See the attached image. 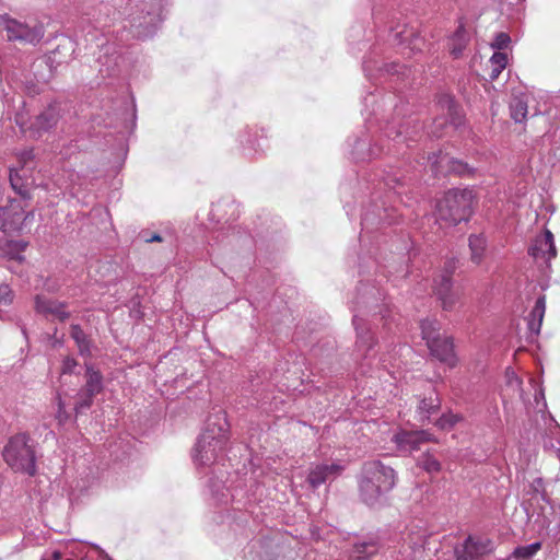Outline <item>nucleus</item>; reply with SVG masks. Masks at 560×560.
<instances>
[{
	"mask_svg": "<svg viewBox=\"0 0 560 560\" xmlns=\"http://www.w3.org/2000/svg\"><path fill=\"white\" fill-rule=\"evenodd\" d=\"M363 106L365 112L370 110L366 117L369 129L374 120L380 124V133L369 130L354 138L350 145L352 159L357 162L370 161L383 154L404 153V144L408 148L407 142L413 141L422 130L417 117H406V104L393 92L382 95L380 100L370 92L363 98Z\"/></svg>",
	"mask_w": 560,
	"mask_h": 560,
	"instance_id": "1",
	"label": "nucleus"
},
{
	"mask_svg": "<svg viewBox=\"0 0 560 560\" xmlns=\"http://www.w3.org/2000/svg\"><path fill=\"white\" fill-rule=\"evenodd\" d=\"M410 178H407L405 173L389 166L388 170H382L374 174L369 175L361 183L362 190L369 197V201L363 205V212L361 215L362 232L368 233L377 229L383 224H394L398 222L400 213L397 208L387 205L383 200L384 190H393L396 197H401L406 192V187L409 186Z\"/></svg>",
	"mask_w": 560,
	"mask_h": 560,
	"instance_id": "2",
	"label": "nucleus"
},
{
	"mask_svg": "<svg viewBox=\"0 0 560 560\" xmlns=\"http://www.w3.org/2000/svg\"><path fill=\"white\" fill-rule=\"evenodd\" d=\"M355 300L351 302L352 324L357 332L355 355L357 359L362 361V372L365 373L364 366H370L377 353L375 350L376 341L365 316L370 314L373 316L380 315L381 319L386 320L385 325H387L389 308L388 303L385 302L384 291L374 284L360 283L355 289Z\"/></svg>",
	"mask_w": 560,
	"mask_h": 560,
	"instance_id": "3",
	"label": "nucleus"
},
{
	"mask_svg": "<svg viewBox=\"0 0 560 560\" xmlns=\"http://www.w3.org/2000/svg\"><path fill=\"white\" fill-rule=\"evenodd\" d=\"M560 480L545 482L534 478L524 489L523 508L529 518L546 530V536L555 544L560 541V503L552 499Z\"/></svg>",
	"mask_w": 560,
	"mask_h": 560,
	"instance_id": "4",
	"label": "nucleus"
},
{
	"mask_svg": "<svg viewBox=\"0 0 560 560\" xmlns=\"http://www.w3.org/2000/svg\"><path fill=\"white\" fill-rule=\"evenodd\" d=\"M228 421L225 415L217 412L207 420V425L198 436L191 453L195 465L211 467L223 454L228 443Z\"/></svg>",
	"mask_w": 560,
	"mask_h": 560,
	"instance_id": "5",
	"label": "nucleus"
},
{
	"mask_svg": "<svg viewBox=\"0 0 560 560\" xmlns=\"http://www.w3.org/2000/svg\"><path fill=\"white\" fill-rule=\"evenodd\" d=\"M164 0H129L127 24L133 37H152L163 21Z\"/></svg>",
	"mask_w": 560,
	"mask_h": 560,
	"instance_id": "6",
	"label": "nucleus"
},
{
	"mask_svg": "<svg viewBox=\"0 0 560 560\" xmlns=\"http://www.w3.org/2000/svg\"><path fill=\"white\" fill-rule=\"evenodd\" d=\"M396 483L395 470L380 460L364 464L359 482L362 501L369 506H375L384 494L389 492Z\"/></svg>",
	"mask_w": 560,
	"mask_h": 560,
	"instance_id": "7",
	"label": "nucleus"
},
{
	"mask_svg": "<svg viewBox=\"0 0 560 560\" xmlns=\"http://www.w3.org/2000/svg\"><path fill=\"white\" fill-rule=\"evenodd\" d=\"M472 200L474 194L469 188L448 190L436 203V220L446 225L467 221L472 212Z\"/></svg>",
	"mask_w": 560,
	"mask_h": 560,
	"instance_id": "8",
	"label": "nucleus"
},
{
	"mask_svg": "<svg viewBox=\"0 0 560 560\" xmlns=\"http://www.w3.org/2000/svg\"><path fill=\"white\" fill-rule=\"evenodd\" d=\"M4 462L16 472L34 476L37 471L34 441L26 433L10 438L2 453Z\"/></svg>",
	"mask_w": 560,
	"mask_h": 560,
	"instance_id": "9",
	"label": "nucleus"
},
{
	"mask_svg": "<svg viewBox=\"0 0 560 560\" xmlns=\"http://www.w3.org/2000/svg\"><path fill=\"white\" fill-rule=\"evenodd\" d=\"M0 26L5 32L9 42H18L24 45H36L45 35L42 23L30 24L11 18L9 14L0 15Z\"/></svg>",
	"mask_w": 560,
	"mask_h": 560,
	"instance_id": "10",
	"label": "nucleus"
},
{
	"mask_svg": "<svg viewBox=\"0 0 560 560\" xmlns=\"http://www.w3.org/2000/svg\"><path fill=\"white\" fill-rule=\"evenodd\" d=\"M380 55L381 50L375 46L363 61V71L369 80L382 77H396L397 80L405 81L409 78L410 69L397 62H384L383 59H378Z\"/></svg>",
	"mask_w": 560,
	"mask_h": 560,
	"instance_id": "11",
	"label": "nucleus"
},
{
	"mask_svg": "<svg viewBox=\"0 0 560 560\" xmlns=\"http://www.w3.org/2000/svg\"><path fill=\"white\" fill-rule=\"evenodd\" d=\"M388 42L392 45L399 46L400 52L407 56L421 52L425 45L424 38L412 27L399 23L396 26H389Z\"/></svg>",
	"mask_w": 560,
	"mask_h": 560,
	"instance_id": "12",
	"label": "nucleus"
},
{
	"mask_svg": "<svg viewBox=\"0 0 560 560\" xmlns=\"http://www.w3.org/2000/svg\"><path fill=\"white\" fill-rule=\"evenodd\" d=\"M458 267V259L451 257L445 260L443 271L439 280L434 282V292L444 310L450 311L458 300V294L453 290L452 276Z\"/></svg>",
	"mask_w": 560,
	"mask_h": 560,
	"instance_id": "13",
	"label": "nucleus"
},
{
	"mask_svg": "<svg viewBox=\"0 0 560 560\" xmlns=\"http://www.w3.org/2000/svg\"><path fill=\"white\" fill-rule=\"evenodd\" d=\"M97 56L98 72L103 78H112L118 74L124 57L118 45L113 42L102 43Z\"/></svg>",
	"mask_w": 560,
	"mask_h": 560,
	"instance_id": "14",
	"label": "nucleus"
},
{
	"mask_svg": "<svg viewBox=\"0 0 560 560\" xmlns=\"http://www.w3.org/2000/svg\"><path fill=\"white\" fill-rule=\"evenodd\" d=\"M493 550V542L485 537L468 536L454 548L456 560H480Z\"/></svg>",
	"mask_w": 560,
	"mask_h": 560,
	"instance_id": "15",
	"label": "nucleus"
},
{
	"mask_svg": "<svg viewBox=\"0 0 560 560\" xmlns=\"http://www.w3.org/2000/svg\"><path fill=\"white\" fill-rule=\"evenodd\" d=\"M68 109L69 106L67 104L54 102L35 116L30 128L38 136L42 132H47L57 127V125L65 118V114Z\"/></svg>",
	"mask_w": 560,
	"mask_h": 560,
	"instance_id": "16",
	"label": "nucleus"
},
{
	"mask_svg": "<svg viewBox=\"0 0 560 560\" xmlns=\"http://www.w3.org/2000/svg\"><path fill=\"white\" fill-rule=\"evenodd\" d=\"M238 142L245 156L262 155L269 149L267 132L264 128H245L238 133Z\"/></svg>",
	"mask_w": 560,
	"mask_h": 560,
	"instance_id": "17",
	"label": "nucleus"
},
{
	"mask_svg": "<svg viewBox=\"0 0 560 560\" xmlns=\"http://www.w3.org/2000/svg\"><path fill=\"white\" fill-rule=\"evenodd\" d=\"M345 467L339 463H319L310 467L307 482L313 489H317L326 482H332L343 471Z\"/></svg>",
	"mask_w": 560,
	"mask_h": 560,
	"instance_id": "18",
	"label": "nucleus"
},
{
	"mask_svg": "<svg viewBox=\"0 0 560 560\" xmlns=\"http://www.w3.org/2000/svg\"><path fill=\"white\" fill-rule=\"evenodd\" d=\"M31 213L25 214L21 205L16 201H11L9 207L0 210V219L2 221L0 229L4 233L21 232L24 230L25 221Z\"/></svg>",
	"mask_w": 560,
	"mask_h": 560,
	"instance_id": "19",
	"label": "nucleus"
},
{
	"mask_svg": "<svg viewBox=\"0 0 560 560\" xmlns=\"http://www.w3.org/2000/svg\"><path fill=\"white\" fill-rule=\"evenodd\" d=\"M392 440L400 452L412 453L420 450L422 443L431 441L432 434L427 430H401L395 433Z\"/></svg>",
	"mask_w": 560,
	"mask_h": 560,
	"instance_id": "20",
	"label": "nucleus"
},
{
	"mask_svg": "<svg viewBox=\"0 0 560 560\" xmlns=\"http://www.w3.org/2000/svg\"><path fill=\"white\" fill-rule=\"evenodd\" d=\"M528 254L535 259H541L549 262L557 256L553 234L549 230H545L541 235H538L530 247Z\"/></svg>",
	"mask_w": 560,
	"mask_h": 560,
	"instance_id": "21",
	"label": "nucleus"
},
{
	"mask_svg": "<svg viewBox=\"0 0 560 560\" xmlns=\"http://www.w3.org/2000/svg\"><path fill=\"white\" fill-rule=\"evenodd\" d=\"M428 164L433 173H439L444 166H447L451 172H454L460 176H465L471 173V168L464 162L448 158L447 155L439 153H432L427 159Z\"/></svg>",
	"mask_w": 560,
	"mask_h": 560,
	"instance_id": "22",
	"label": "nucleus"
},
{
	"mask_svg": "<svg viewBox=\"0 0 560 560\" xmlns=\"http://www.w3.org/2000/svg\"><path fill=\"white\" fill-rule=\"evenodd\" d=\"M428 348L433 357L450 366L456 364V357L454 353L453 340L450 337L441 338L440 336L435 340L428 343Z\"/></svg>",
	"mask_w": 560,
	"mask_h": 560,
	"instance_id": "23",
	"label": "nucleus"
},
{
	"mask_svg": "<svg viewBox=\"0 0 560 560\" xmlns=\"http://www.w3.org/2000/svg\"><path fill=\"white\" fill-rule=\"evenodd\" d=\"M240 215L238 205L231 198H223L212 205L210 217L217 222L229 223Z\"/></svg>",
	"mask_w": 560,
	"mask_h": 560,
	"instance_id": "24",
	"label": "nucleus"
},
{
	"mask_svg": "<svg viewBox=\"0 0 560 560\" xmlns=\"http://www.w3.org/2000/svg\"><path fill=\"white\" fill-rule=\"evenodd\" d=\"M36 312L45 316H51L60 322L66 320L69 317V313L66 311V304L51 300L44 295H37L35 299Z\"/></svg>",
	"mask_w": 560,
	"mask_h": 560,
	"instance_id": "25",
	"label": "nucleus"
},
{
	"mask_svg": "<svg viewBox=\"0 0 560 560\" xmlns=\"http://www.w3.org/2000/svg\"><path fill=\"white\" fill-rule=\"evenodd\" d=\"M425 542L427 538L423 535L418 534L415 537H410L408 544L402 546L404 551H400L401 558L397 560H421Z\"/></svg>",
	"mask_w": 560,
	"mask_h": 560,
	"instance_id": "26",
	"label": "nucleus"
},
{
	"mask_svg": "<svg viewBox=\"0 0 560 560\" xmlns=\"http://www.w3.org/2000/svg\"><path fill=\"white\" fill-rule=\"evenodd\" d=\"M546 312V298L545 295H540L533 306L528 317H527V326L532 334L538 335L540 332V328L542 325V319Z\"/></svg>",
	"mask_w": 560,
	"mask_h": 560,
	"instance_id": "27",
	"label": "nucleus"
},
{
	"mask_svg": "<svg viewBox=\"0 0 560 560\" xmlns=\"http://www.w3.org/2000/svg\"><path fill=\"white\" fill-rule=\"evenodd\" d=\"M441 407V400L435 392L430 393L428 397L420 400L417 408V415L419 421L424 423L430 420V417L439 411Z\"/></svg>",
	"mask_w": 560,
	"mask_h": 560,
	"instance_id": "28",
	"label": "nucleus"
},
{
	"mask_svg": "<svg viewBox=\"0 0 560 560\" xmlns=\"http://www.w3.org/2000/svg\"><path fill=\"white\" fill-rule=\"evenodd\" d=\"M528 95L526 93L513 94L510 102L511 117L515 122H522L527 117Z\"/></svg>",
	"mask_w": 560,
	"mask_h": 560,
	"instance_id": "29",
	"label": "nucleus"
},
{
	"mask_svg": "<svg viewBox=\"0 0 560 560\" xmlns=\"http://www.w3.org/2000/svg\"><path fill=\"white\" fill-rule=\"evenodd\" d=\"M207 487L217 503H228L230 500L229 489L225 487L223 479L214 480L209 478Z\"/></svg>",
	"mask_w": 560,
	"mask_h": 560,
	"instance_id": "30",
	"label": "nucleus"
},
{
	"mask_svg": "<svg viewBox=\"0 0 560 560\" xmlns=\"http://www.w3.org/2000/svg\"><path fill=\"white\" fill-rule=\"evenodd\" d=\"M469 249L471 252V261L475 264H480L483 257V253L486 249V238L479 234H472L469 236Z\"/></svg>",
	"mask_w": 560,
	"mask_h": 560,
	"instance_id": "31",
	"label": "nucleus"
},
{
	"mask_svg": "<svg viewBox=\"0 0 560 560\" xmlns=\"http://www.w3.org/2000/svg\"><path fill=\"white\" fill-rule=\"evenodd\" d=\"M377 547L373 541H363L354 544L351 559L352 560H368L371 556L376 553Z\"/></svg>",
	"mask_w": 560,
	"mask_h": 560,
	"instance_id": "32",
	"label": "nucleus"
},
{
	"mask_svg": "<svg viewBox=\"0 0 560 560\" xmlns=\"http://www.w3.org/2000/svg\"><path fill=\"white\" fill-rule=\"evenodd\" d=\"M489 62H490V67H491V70L489 73V79H490V81H494L499 78L502 70L506 67L508 57L504 52L495 51L491 56Z\"/></svg>",
	"mask_w": 560,
	"mask_h": 560,
	"instance_id": "33",
	"label": "nucleus"
},
{
	"mask_svg": "<svg viewBox=\"0 0 560 560\" xmlns=\"http://www.w3.org/2000/svg\"><path fill=\"white\" fill-rule=\"evenodd\" d=\"M103 377L100 372L94 371L92 366L86 368V383L84 389L91 394H98L103 389Z\"/></svg>",
	"mask_w": 560,
	"mask_h": 560,
	"instance_id": "34",
	"label": "nucleus"
},
{
	"mask_svg": "<svg viewBox=\"0 0 560 560\" xmlns=\"http://www.w3.org/2000/svg\"><path fill=\"white\" fill-rule=\"evenodd\" d=\"M10 184L14 191L23 199H28L31 197L27 185L24 183L18 168L10 170Z\"/></svg>",
	"mask_w": 560,
	"mask_h": 560,
	"instance_id": "35",
	"label": "nucleus"
},
{
	"mask_svg": "<svg viewBox=\"0 0 560 560\" xmlns=\"http://www.w3.org/2000/svg\"><path fill=\"white\" fill-rule=\"evenodd\" d=\"M420 327L422 338L427 341V345L440 336V323L435 319L427 318L421 322Z\"/></svg>",
	"mask_w": 560,
	"mask_h": 560,
	"instance_id": "36",
	"label": "nucleus"
},
{
	"mask_svg": "<svg viewBox=\"0 0 560 560\" xmlns=\"http://www.w3.org/2000/svg\"><path fill=\"white\" fill-rule=\"evenodd\" d=\"M95 396L96 394H91L82 387L77 394V401L74 404V410L77 415L82 413L89 409L92 406Z\"/></svg>",
	"mask_w": 560,
	"mask_h": 560,
	"instance_id": "37",
	"label": "nucleus"
},
{
	"mask_svg": "<svg viewBox=\"0 0 560 560\" xmlns=\"http://www.w3.org/2000/svg\"><path fill=\"white\" fill-rule=\"evenodd\" d=\"M70 335L77 342L79 350L82 354L85 352H89V350H90L89 340H88V337H86L84 330L81 328L80 325H71Z\"/></svg>",
	"mask_w": 560,
	"mask_h": 560,
	"instance_id": "38",
	"label": "nucleus"
},
{
	"mask_svg": "<svg viewBox=\"0 0 560 560\" xmlns=\"http://www.w3.org/2000/svg\"><path fill=\"white\" fill-rule=\"evenodd\" d=\"M462 420V416L452 411L443 413L436 421L435 425L441 430H451Z\"/></svg>",
	"mask_w": 560,
	"mask_h": 560,
	"instance_id": "39",
	"label": "nucleus"
},
{
	"mask_svg": "<svg viewBox=\"0 0 560 560\" xmlns=\"http://www.w3.org/2000/svg\"><path fill=\"white\" fill-rule=\"evenodd\" d=\"M541 544L539 541L517 547L514 551V555L516 558L523 559V560H529L534 555L537 553V551L540 549Z\"/></svg>",
	"mask_w": 560,
	"mask_h": 560,
	"instance_id": "40",
	"label": "nucleus"
},
{
	"mask_svg": "<svg viewBox=\"0 0 560 560\" xmlns=\"http://www.w3.org/2000/svg\"><path fill=\"white\" fill-rule=\"evenodd\" d=\"M7 247V254L10 256L11 259L18 261H22L24 259L22 253L26 248V243L22 241H12L8 243Z\"/></svg>",
	"mask_w": 560,
	"mask_h": 560,
	"instance_id": "41",
	"label": "nucleus"
},
{
	"mask_svg": "<svg viewBox=\"0 0 560 560\" xmlns=\"http://www.w3.org/2000/svg\"><path fill=\"white\" fill-rule=\"evenodd\" d=\"M420 466L428 472H439L441 470L440 462L432 455L425 454L420 459Z\"/></svg>",
	"mask_w": 560,
	"mask_h": 560,
	"instance_id": "42",
	"label": "nucleus"
},
{
	"mask_svg": "<svg viewBox=\"0 0 560 560\" xmlns=\"http://www.w3.org/2000/svg\"><path fill=\"white\" fill-rule=\"evenodd\" d=\"M439 106L442 109H446L450 115L455 114L456 109H457V105H456L454 98L448 94H444L440 97Z\"/></svg>",
	"mask_w": 560,
	"mask_h": 560,
	"instance_id": "43",
	"label": "nucleus"
},
{
	"mask_svg": "<svg viewBox=\"0 0 560 560\" xmlns=\"http://www.w3.org/2000/svg\"><path fill=\"white\" fill-rule=\"evenodd\" d=\"M511 42V38L509 36V34L504 33V32H501V33H498L491 44V46L495 49H505L509 44Z\"/></svg>",
	"mask_w": 560,
	"mask_h": 560,
	"instance_id": "44",
	"label": "nucleus"
},
{
	"mask_svg": "<svg viewBox=\"0 0 560 560\" xmlns=\"http://www.w3.org/2000/svg\"><path fill=\"white\" fill-rule=\"evenodd\" d=\"M33 159L34 153L32 149L25 150L20 154L19 161L22 164L21 171L23 172V175H25L26 172L31 170V167H28V164L33 161Z\"/></svg>",
	"mask_w": 560,
	"mask_h": 560,
	"instance_id": "45",
	"label": "nucleus"
},
{
	"mask_svg": "<svg viewBox=\"0 0 560 560\" xmlns=\"http://www.w3.org/2000/svg\"><path fill=\"white\" fill-rule=\"evenodd\" d=\"M12 301V291L8 284L0 285V303L9 304Z\"/></svg>",
	"mask_w": 560,
	"mask_h": 560,
	"instance_id": "46",
	"label": "nucleus"
},
{
	"mask_svg": "<svg viewBox=\"0 0 560 560\" xmlns=\"http://www.w3.org/2000/svg\"><path fill=\"white\" fill-rule=\"evenodd\" d=\"M77 366V361L72 358H66L62 362V373H72Z\"/></svg>",
	"mask_w": 560,
	"mask_h": 560,
	"instance_id": "47",
	"label": "nucleus"
},
{
	"mask_svg": "<svg viewBox=\"0 0 560 560\" xmlns=\"http://www.w3.org/2000/svg\"><path fill=\"white\" fill-rule=\"evenodd\" d=\"M453 42H458V43H462V44H466V42H467L466 32H465V30H464V27L462 25L455 32Z\"/></svg>",
	"mask_w": 560,
	"mask_h": 560,
	"instance_id": "48",
	"label": "nucleus"
},
{
	"mask_svg": "<svg viewBox=\"0 0 560 560\" xmlns=\"http://www.w3.org/2000/svg\"><path fill=\"white\" fill-rule=\"evenodd\" d=\"M465 46L466 44L454 42V46L452 48V55L454 56V58H458L462 56Z\"/></svg>",
	"mask_w": 560,
	"mask_h": 560,
	"instance_id": "49",
	"label": "nucleus"
},
{
	"mask_svg": "<svg viewBox=\"0 0 560 560\" xmlns=\"http://www.w3.org/2000/svg\"><path fill=\"white\" fill-rule=\"evenodd\" d=\"M506 374H508V377H509V382L511 384L514 381L516 383V385H520L521 382H520L518 377L515 375V373L513 371H511V372L508 371Z\"/></svg>",
	"mask_w": 560,
	"mask_h": 560,
	"instance_id": "50",
	"label": "nucleus"
},
{
	"mask_svg": "<svg viewBox=\"0 0 560 560\" xmlns=\"http://www.w3.org/2000/svg\"><path fill=\"white\" fill-rule=\"evenodd\" d=\"M535 399H536L537 404H539V399H541L544 401V406L546 407L545 394H544L542 388H540L538 394H536Z\"/></svg>",
	"mask_w": 560,
	"mask_h": 560,
	"instance_id": "51",
	"label": "nucleus"
},
{
	"mask_svg": "<svg viewBox=\"0 0 560 560\" xmlns=\"http://www.w3.org/2000/svg\"><path fill=\"white\" fill-rule=\"evenodd\" d=\"M161 241H162V237L160 234H153L150 238H147L148 243L161 242Z\"/></svg>",
	"mask_w": 560,
	"mask_h": 560,
	"instance_id": "52",
	"label": "nucleus"
},
{
	"mask_svg": "<svg viewBox=\"0 0 560 560\" xmlns=\"http://www.w3.org/2000/svg\"><path fill=\"white\" fill-rule=\"evenodd\" d=\"M62 409H63V406H62L61 401H59L58 418L60 421L62 420Z\"/></svg>",
	"mask_w": 560,
	"mask_h": 560,
	"instance_id": "53",
	"label": "nucleus"
},
{
	"mask_svg": "<svg viewBox=\"0 0 560 560\" xmlns=\"http://www.w3.org/2000/svg\"><path fill=\"white\" fill-rule=\"evenodd\" d=\"M434 124H439L440 126L444 125V120L440 121V119H435Z\"/></svg>",
	"mask_w": 560,
	"mask_h": 560,
	"instance_id": "54",
	"label": "nucleus"
},
{
	"mask_svg": "<svg viewBox=\"0 0 560 560\" xmlns=\"http://www.w3.org/2000/svg\"><path fill=\"white\" fill-rule=\"evenodd\" d=\"M16 122L21 125V127L23 126V122L21 120V118H16Z\"/></svg>",
	"mask_w": 560,
	"mask_h": 560,
	"instance_id": "55",
	"label": "nucleus"
},
{
	"mask_svg": "<svg viewBox=\"0 0 560 560\" xmlns=\"http://www.w3.org/2000/svg\"><path fill=\"white\" fill-rule=\"evenodd\" d=\"M135 119H136V110L133 109V112H132V120L135 121Z\"/></svg>",
	"mask_w": 560,
	"mask_h": 560,
	"instance_id": "56",
	"label": "nucleus"
},
{
	"mask_svg": "<svg viewBox=\"0 0 560 560\" xmlns=\"http://www.w3.org/2000/svg\"><path fill=\"white\" fill-rule=\"evenodd\" d=\"M65 188L73 190V187L71 185H67Z\"/></svg>",
	"mask_w": 560,
	"mask_h": 560,
	"instance_id": "57",
	"label": "nucleus"
},
{
	"mask_svg": "<svg viewBox=\"0 0 560 560\" xmlns=\"http://www.w3.org/2000/svg\"><path fill=\"white\" fill-rule=\"evenodd\" d=\"M557 456L560 459V448L557 450Z\"/></svg>",
	"mask_w": 560,
	"mask_h": 560,
	"instance_id": "58",
	"label": "nucleus"
}]
</instances>
